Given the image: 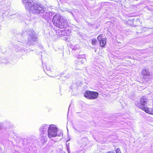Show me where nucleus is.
Masks as SVG:
<instances>
[{
	"label": "nucleus",
	"instance_id": "423d86ee",
	"mask_svg": "<svg viewBox=\"0 0 153 153\" xmlns=\"http://www.w3.org/2000/svg\"><path fill=\"white\" fill-rule=\"evenodd\" d=\"M37 39V37L34 33L31 32L29 34L28 37L27 44L29 45H33V42H35Z\"/></svg>",
	"mask_w": 153,
	"mask_h": 153
},
{
	"label": "nucleus",
	"instance_id": "7ed1b4c3",
	"mask_svg": "<svg viewBox=\"0 0 153 153\" xmlns=\"http://www.w3.org/2000/svg\"><path fill=\"white\" fill-rule=\"evenodd\" d=\"M57 128L55 125H50V127L48 131L47 135L50 138L58 136H59L57 135Z\"/></svg>",
	"mask_w": 153,
	"mask_h": 153
},
{
	"label": "nucleus",
	"instance_id": "0eeeda50",
	"mask_svg": "<svg viewBox=\"0 0 153 153\" xmlns=\"http://www.w3.org/2000/svg\"><path fill=\"white\" fill-rule=\"evenodd\" d=\"M147 100L146 98L144 97L141 98L140 102L137 104V106L139 108L142 109L147 107L146 104Z\"/></svg>",
	"mask_w": 153,
	"mask_h": 153
},
{
	"label": "nucleus",
	"instance_id": "6ab92c4d",
	"mask_svg": "<svg viewBox=\"0 0 153 153\" xmlns=\"http://www.w3.org/2000/svg\"><path fill=\"white\" fill-rule=\"evenodd\" d=\"M96 52V50H95V52Z\"/></svg>",
	"mask_w": 153,
	"mask_h": 153
},
{
	"label": "nucleus",
	"instance_id": "6e6552de",
	"mask_svg": "<svg viewBox=\"0 0 153 153\" xmlns=\"http://www.w3.org/2000/svg\"><path fill=\"white\" fill-rule=\"evenodd\" d=\"M54 15V13H53L51 12H46L45 13V15L43 14V17L48 20H50L52 19L53 15Z\"/></svg>",
	"mask_w": 153,
	"mask_h": 153
},
{
	"label": "nucleus",
	"instance_id": "2eb2a0df",
	"mask_svg": "<svg viewBox=\"0 0 153 153\" xmlns=\"http://www.w3.org/2000/svg\"><path fill=\"white\" fill-rule=\"evenodd\" d=\"M102 34H100L98 36L97 39L99 41H100L102 39Z\"/></svg>",
	"mask_w": 153,
	"mask_h": 153
},
{
	"label": "nucleus",
	"instance_id": "1a4fd4ad",
	"mask_svg": "<svg viewBox=\"0 0 153 153\" xmlns=\"http://www.w3.org/2000/svg\"><path fill=\"white\" fill-rule=\"evenodd\" d=\"M142 110L144 111L146 113L151 114H153V109L152 108H148L146 107L144 109H142Z\"/></svg>",
	"mask_w": 153,
	"mask_h": 153
},
{
	"label": "nucleus",
	"instance_id": "dca6fc26",
	"mask_svg": "<svg viewBox=\"0 0 153 153\" xmlns=\"http://www.w3.org/2000/svg\"><path fill=\"white\" fill-rule=\"evenodd\" d=\"M28 33V31L27 32V31L26 32L23 31L22 32V36L25 35L27 34V33Z\"/></svg>",
	"mask_w": 153,
	"mask_h": 153
},
{
	"label": "nucleus",
	"instance_id": "9b49d317",
	"mask_svg": "<svg viewBox=\"0 0 153 153\" xmlns=\"http://www.w3.org/2000/svg\"><path fill=\"white\" fill-rule=\"evenodd\" d=\"M100 42V46L102 47H104L106 43V38H103Z\"/></svg>",
	"mask_w": 153,
	"mask_h": 153
},
{
	"label": "nucleus",
	"instance_id": "ddd939ff",
	"mask_svg": "<svg viewBox=\"0 0 153 153\" xmlns=\"http://www.w3.org/2000/svg\"><path fill=\"white\" fill-rule=\"evenodd\" d=\"M85 60L84 59L80 58L78 59L77 60L75 61V62L76 64H80L83 63L84 62Z\"/></svg>",
	"mask_w": 153,
	"mask_h": 153
},
{
	"label": "nucleus",
	"instance_id": "f8f14e48",
	"mask_svg": "<svg viewBox=\"0 0 153 153\" xmlns=\"http://www.w3.org/2000/svg\"><path fill=\"white\" fill-rule=\"evenodd\" d=\"M142 73L143 76H148L149 75V73L148 71L145 68L143 70Z\"/></svg>",
	"mask_w": 153,
	"mask_h": 153
},
{
	"label": "nucleus",
	"instance_id": "39448f33",
	"mask_svg": "<svg viewBox=\"0 0 153 153\" xmlns=\"http://www.w3.org/2000/svg\"><path fill=\"white\" fill-rule=\"evenodd\" d=\"M98 93L96 92L86 91L84 93V96L88 99H95L98 97Z\"/></svg>",
	"mask_w": 153,
	"mask_h": 153
},
{
	"label": "nucleus",
	"instance_id": "f257e3e1",
	"mask_svg": "<svg viewBox=\"0 0 153 153\" xmlns=\"http://www.w3.org/2000/svg\"><path fill=\"white\" fill-rule=\"evenodd\" d=\"M22 2L26 9L35 14L43 13L45 8L40 4L34 2L32 0H22Z\"/></svg>",
	"mask_w": 153,
	"mask_h": 153
},
{
	"label": "nucleus",
	"instance_id": "9d476101",
	"mask_svg": "<svg viewBox=\"0 0 153 153\" xmlns=\"http://www.w3.org/2000/svg\"><path fill=\"white\" fill-rule=\"evenodd\" d=\"M71 32V31L68 30H60V34L63 36H68Z\"/></svg>",
	"mask_w": 153,
	"mask_h": 153
},
{
	"label": "nucleus",
	"instance_id": "f03ea898",
	"mask_svg": "<svg viewBox=\"0 0 153 153\" xmlns=\"http://www.w3.org/2000/svg\"><path fill=\"white\" fill-rule=\"evenodd\" d=\"M52 22L54 25L59 28H64L68 25L65 19L59 14H56L53 16Z\"/></svg>",
	"mask_w": 153,
	"mask_h": 153
},
{
	"label": "nucleus",
	"instance_id": "20e7f679",
	"mask_svg": "<svg viewBox=\"0 0 153 153\" xmlns=\"http://www.w3.org/2000/svg\"><path fill=\"white\" fill-rule=\"evenodd\" d=\"M50 127V125L43 124L39 128V131L41 134V136L43 139H45L47 138L48 131Z\"/></svg>",
	"mask_w": 153,
	"mask_h": 153
},
{
	"label": "nucleus",
	"instance_id": "4468645a",
	"mask_svg": "<svg viewBox=\"0 0 153 153\" xmlns=\"http://www.w3.org/2000/svg\"><path fill=\"white\" fill-rule=\"evenodd\" d=\"M97 40L95 39H92V44L93 45H95L96 44Z\"/></svg>",
	"mask_w": 153,
	"mask_h": 153
},
{
	"label": "nucleus",
	"instance_id": "a211bd4d",
	"mask_svg": "<svg viewBox=\"0 0 153 153\" xmlns=\"http://www.w3.org/2000/svg\"><path fill=\"white\" fill-rule=\"evenodd\" d=\"M106 153H115L114 152H108Z\"/></svg>",
	"mask_w": 153,
	"mask_h": 153
},
{
	"label": "nucleus",
	"instance_id": "f3484780",
	"mask_svg": "<svg viewBox=\"0 0 153 153\" xmlns=\"http://www.w3.org/2000/svg\"><path fill=\"white\" fill-rule=\"evenodd\" d=\"M116 153H121L119 149H117L116 151Z\"/></svg>",
	"mask_w": 153,
	"mask_h": 153
}]
</instances>
